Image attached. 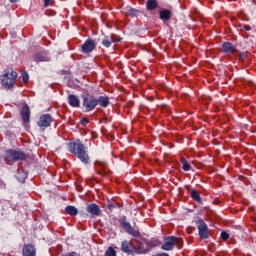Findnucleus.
<instances>
[{
	"instance_id": "nucleus-1",
	"label": "nucleus",
	"mask_w": 256,
	"mask_h": 256,
	"mask_svg": "<svg viewBox=\"0 0 256 256\" xmlns=\"http://www.w3.org/2000/svg\"><path fill=\"white\" fill-rule=\"evenodd\" d=\"M81 99L82 107L85 113H91V111H95L97 105H99L103 109H107V107L111 105V101L109 100L107 95L99 96L97 98L95 96L89 95L88 93H82Z\"/></svg>"
},
{
	"instance_id": "nucleus-2",
	"label": "nucleus",
	"mask_w": 256,
	"mask_h": 256,
	"mask_svg": "<svg viewBox=\"0 0 256 256\" xmlns=\"http://www.w3.org/2000/svg\"><path fill=\"white\" fill-rule=\"evenodd\" d=\"M68 149L72 155H75V157L83 163V165H89V163H91V159L87 153V147L81 143V140L70 142L68 144Z\"/></svg>"
},
{
	"instance_id": "nucleus-3",
	"label": "nucleus",
	"mask_w": 256,
	"mask_h": 256,
	"mask_svg": "<svg viewBox=\"0 0 256 256\" xmlns=\"http://www.w3.org/2000/svg\"><path fill=\"white\" fill-rule=\"evenodd\" d=\"M16 81L17 73L12 68L5 69L0 76V83L4 89H13Z\"/></svg>"
},
{
	"instance_id": "nucleus-4",
	"label": "nucleus",
	"mask_w": 256,
	"mask_h": 256,
	"mask_svg": "<svg viewBox=\"0 0 256 256\" xmlns=\"http://www.w3.org/2000/svg\"><path fill=\"white\" fill-rule=\"evenodd\" d=\"M27 154L23 151L8 149L4 154L5 163H17V161H26Z\"/></svg>"
},
{
	"instance_id": "nucleus-5",
	"label": "nucleus",
	"mask_w": 256,
	"mask_h": 256,
	"mask_svg": "<svg viewBox=\"0 0 256 256\" xmlns=\"http://www.w3.org/2000/svg\"><path fill=\"white\" fill-rule=\"evenodd\" d=\"M120 226L122 229L127 233L128 235H131L132 237H141V232H139L138 229H135L131 226V223L127 221V216H123L119 220Z\"/></svg>"
},
{
	"instance_id": "nucleus-6",
	"label": "nucleus",
	"mask_w": 256,
	"mask_h": 256,
	"mask_svg": "<svg viewBox=\"0 0 256 256\" xmlns=\"http://www.w3.org/2000/svg\"><path fill=\"white\" fill-rule=\"evenodd\" d=\"M196 227L198 229V235L200 239H209V226L205 223V220L199 218L196 220Z\"/></svg>"
},
{
	"instance_id": "nucleus-7",
	"label": "nucleus",
	"mask_w": 256,
	"mask_h": 256,
	"mask_svg": "<svg viewBox=\"0 0 256 256\" xmlns=\"http://www.w3.org/2000/svg\"><path fill=\"white\" fill-rule=\"evenodd\" d=\"M51 123H53V116L51 114H42L37 125L42 131H45L47 127H51Z\"/></svg>"
},
{
	"instance_id": "nucleus-8",
	"label": "nucleus",
	"mask_w": 256,
	"mask_h": 256,
	"mask_svg": "<svg viewBox=\"0 0 256 256\" xmlns=\"http://www.w3.org/2000/svg\"><path fill=\"white\" fill-rule=\"evenodd\" d=\"M97 48V44L93 39H87L81 46H80V53L89 54L93 53Z\"/></svg>"
},
{
	"instance_id": "nucleus-9",
	"label": "nucleus",
	"mask_w": 256,
	"mask_h": 256,
	"mask_svg": "<svg viewBox=\"0 0 256 256\" xmlns=\"http://www.w3.org/2000/svg\"><path fill=\"white\" fill-rule=\"evenodd\" d=\"M20 115L25 125H29V123H31V108H29V105H23V107L20 110Z\"/></svg>"
},
{
	"instance_id": "nucleus-10",
	"label": "nucleus",
	"mask_w": 256,
	"mask_h": 256,
	"mask_svg": "<svg viewBox=\"0 0 256 256\" xmlns=\"http://www.w3.org/2000/svg\"><path fill=\"white\" fill-rule=\"evenodd\" d=\"M95 167L98 175H101V177H107V175H109V167L106 162L97 160Z\"/></svg>"
},
{
	"instance_id": "nucleus-11",
	"label": "nucleus",
	"mask_w": 256,
	"mask_h": 256,
	"mask_svg": "<svg viewBox=\"0 0 256 256\" xmlns=\"http://www.w3.org/2000/svg\"><path fill=\"white\" fill-rule=\"evenodd\" d=\"M176 236H168L164 239V244L161 246L163 251H173V247H175V243H177Z\"/></svg>"
},
{
	"instance_id": "nucleus-12",
	"label": "nucleus",
	"mask_w": 256,
	"mask_h": 256,
	"mask_svg": "<svg viewBox=\"0 0 256 256\" xmlns=\"http://www.w3.org/2000/svg\"><path fill=\"white\" fill-rule=\"evenodd\" d=\"M121 250L123 253H126V255L135 256V245L131 241H123L121 243Z\"/></svg>"
},
{
	"instance_id": "nucleus-13",
	"label": "nucleus",
	"mask_w": 256,
	"mask_h": 256,
	"mask_svg": "<svg viewBox=\"0 0 256 256\" xmlns=\"http://www.w3.org/2000/svg\"><path fill=\"white\" fill-rule=\"evenodd\" d=\"M86 211L91 217H101V208L96 203L89 204Z\"/></svg>"
},
{
	"instance_id": "nucleus-14",
	"label": "nucleus",
	"mask_w": 256,
	"mask_h": 256,
	"mask_svg": "<svg viewBox=\"0 0 256 256\" xmlns=\"http://www.w3.org/2000/svg\"><path fill=\"white\" fill-rule=\"evenodd\" d=\"M159 19L163 21V23H169L171 19H173V11L169 9H162L159 12Z\"/></svg>"
},
{
	"instance_id": "nucleus-15",
	"label": "nucleus",
	"mask_w": 256,
	"mask_h": 256,
	"mask_svg": "<svg viewBox=\"0 0 256 256\" xmlns=\"http://www.w3.org/2000/svg\"><path fill=\"white\" fill-rule=\"evenodd\" d=\"M222 53H226L227 55H235V53H237V47H235V45H233L231 42H223Z\"/></svg>"
},
{
	"instance_id": "nucleus-16",
	"label": "nucleus",
	"mask_w": 256,
	"mask_h": 256,
	"mask_svg": "<svg viewBox=\"0 0 256 256\" xmlns=\"http://www.w3.org/2000/svg\"><path fill=\"white\" fill-rule=\"evenodd\" d=\"M22 256H37L35 245L25 244L22 248Z\"/></svg>"
},
{
	"instance_id": "nucleus-17",
	"label": "nucleus",
	"mask_w": 256,
	"mask_h": 256,
	"mask_svg": "<svg viewBox=\"0 0 256 256\" xmlns=\"http://www.w3.org/2000/svg\"><path fill=\"white\" fill-rule=\"evenodd\" d=\"M68 105H70V107H74L75 109H79V107H81V100L79 99V96L75 94H69Z\"/></svg>"
},
{
	"instance_id": "nucleus-18",
	"label": "nucleus",
	"mask_w": 256,
	"mask_h": 256,
	"mask_svg": "<svg viewBox=\"0 0 256 256\" xmlns=\"http://www.w3.org/2000/svg\"><path fill=\"white\" fill-rule=\"evenodd\" d=\"M119 41H121V39L117 40L115 38V34H111L110 37L109 36L104 37V39L102 40V45L106 49H109V47H111V45H113V43H118Z\"/></svg>"
},
{
	"instance_id": "nucleus-19",
	"label": "nucleus",
	"mask_w": 256,
	"mask_h": 256,
	"mask_svg": "<svg viewBox=\"0 0 256 256\" xmlns=\"http://www.w3.org/2000/svg\"><path fill=\"white\" fill-rule=\"evenodd\" d=\"M147 248L145 244L139 240H136V245L134 246V255H145L147 253Z\"/></svg>"
},
{
	"instance_id": "nucleus-20",
	"label": "nucleus",
	"mask_w": 256,
	"mask_h": 256,
	"mask_svg": "<svg viewBox=\"0 0 256 256\" xmlns=\"http://www.w3.org/2000/svg\"><path fill=\"white\" fill-rule=\"evenodd\" d=\"M33 61H35V63H43L51 61V58H49V56H47L45 53L38 52L33 56Z\"/></svg>"
},
{
	"instance_id": "nucleus-21",
	"label": "nucleus",
	"mask_w": 256,
	"mask_h": 256,
	"mask_svg": "<svg viewBox=\"0 0 256 256\" xmlns=\"http://www.w3.org/2000/svg\"><path fill=\"white\" fill-rule=\"evenodd\" d=\"M188 193L190 194V197H192L193 201H196V203H203V198H201V195L199 192L195 189H188Z\"/></svg>"
},
{
	"instance_id": "nucleus-22",
	"label": "nucleus",
	"mask_w": 256,
	"mask_h": 256,
	"mask_svg": "<svg viewBox=\"0 0 256 256\" xmlns=\"http://www.w3.org/2000/svg\"><path fill=\"white\" fill-rule=\"evenodd\" d=\"M146 9H147V11H156V9H159V1L147 0L146 1Z\"/></svg>"
},
{
	"instance_id": "nucleus-23",
	"label": "nucleus",
	"mask_w": 256,
	"mask_h": 256,
	"mask_svg": "<svg viewBox=\"0 0 256 256\" xmlns=\"http://www.w3.org/2000/svg\"><path fill=\"white\" fill-rule=\"evenodd\" d=\"M65 211L71 217H75V216L79 215V210L77 209V207H75L73 205L66 206Z\"/></svg>"
},
{
	"instance_id": "nucleus-24",
	"label": "nucleus",
	"mask_w": 256,
	"mask_h": 256,
	"mask_svg": "<svg viewBox=\"0 0 256 256\" xmlns=\"http://www.w3.org/2000/svg\"><path fill=\"white\" fill-rule=\"evenodd\" d=\"M126 15H127V17H137V15H139V10H137L133 7L127 6L126 7Z\"/></svg>"
},
{
	"instance_id": "nucleus-25",
	"label": "nucleus",
	"mask_w": 256,
	"mask_h": 256,
	"mask_svg": "<svg viewBox=\"0 0 256 256\" xmlns=\"http://www.w3.org/2000/svg\"><path fill=\"white\" fill-rule=\"evenodd\" d=\"M106 209H108L109 211H113V209H121V204L115 201H108Z\"/></svg>"
},
{
	"instance_id": "nucleus-26",
	"label": "nucleus",
	"mask_w": 256,
	"mask_h": 256,
	"mask_svg": "<svg viewBox=\"0 0 256 256\" xmlns=\"http://www.w3.org/2000/svg\"><path fill=\"white\" fill-rule=\"evenodd\" d=\"M180 163H182L183 171H191V169H193V167H191V164H189L187 159H185L184 157L180 158Z\"/></svg>"
},
{
	"instance_id": "nucleus-27",
	"label": "nucleus",
	"mask_w": 256,
	"mask_h": 256,
	"mask_svg": "<svg viewBox=\"0 0 256 256\" xmlns=\"http://www.w3.org/2000/svg\"><path fill=\"white\" fill-rule=\"evenodd\" d=\"M104 256H117V251H115V249L113 247H109Z\"/></svg>"
},
{
	"instance_id": "nucleus-28",
	"label": "nucleus",
	"mask_w": 256,
	"mask_h": 256,
	"mask_svg": "<svg viewBox=\"0 0 256 256\" xmlns=\"http://www.w3.org/2000/svg\"><path fill=\"white\" fill-rule=\"evenodd\" d=\"M21 77L24 83H27L29 81V73H27V71H23L21 73Z\"/></svg>"
},
{
	"instance_id": "nucleus-29",
	"label": "nucleus",
	"mask_w": 256,
	"mask_h": 256,
	"mask_svg": "<svg viewBox=\"0 0 256 256\" xmlns=\"http://www.w3.org/2000/svg\"><path fill=\"white\" fill-rule=\"evenodd\" d=\"M220 237L223 241H229L230 235L229 233H227V231H222Z\"/></svg>"
},
{
	"instance_id": "nucleus-30",
	"label": "nucleus",
	"mask_w": 256,
	"mask_h": 256,
	"mask_svg": "<svg viewBox=\"0 0 256 256\" xmlns=\"http://www.w3.org/2000/svg\"><path fill=\"white\" fill-rule=\"evenodd\" d=\"M239 59L240 61H245V59H247V52H240Z\"/></svg>"
},
{
	"instance_id": "nucleus-31",
	"label": "nucleus",
	"mask_w": 256,
	"mask_h": 256,
	"mask_svg": "<svg viewBox=\"0 0 256 256\" xmlns=\"http://www.w3.org/2000/svg\"><path fill=\"white\" fill-rule=\"evenodd\" d=\"M177 243H175L174 246H176L178 249H180L181 247H183V240L180 238H177Z\"/></svg>"
},
{
	"instance_id": "nucleus-32",
	"label": "nucleus",
	"mask_w": 256,
	"mask_h": 256,
	"mask_svg": "<svg viewBox=\"0 0 256 256\" xmlns=\"http://www.w3.org/2000/svg\"><path fill=\"white\" fill-rule=\"evenodd\" d=\"M240 29H241V31H243V29H244V31H251V26H249V25H241Z\"/></svg>"
},
{
	"instance_id": "nucleus-33",
	"label": "nucleus",
	"mask_w": 256,
	"mask_h": 256,
	"mask_svg": "<svg viewBox=\"0 0 256 256\" xmlns=\"http://www.w3.org/2000/svg\"><path fill=\"white\" fill-rule=\"evenodd\" d=\"M80 124H81V125H89V119H87V118H82V119L80 120Z\"/></svg>"
},
{
	"instance_id": "nucleus-34",
	"label": "nucleus",
	"mask_w": 256,
	"mask_h": 256,
	"mask_svg": "<svg viewBox=\"0 0 256 256\" xmlns=\"http://www.w3.org/2000/svg\"><path fill=\"white\" fill-rule=\"evenodd\" d=\"M25 179H27V173H24L22 178L18 176V181H20V183H25Z\"/></svg>"
},
{
	"instance_id": "nucleus-35",
	"label": "nucleus",
	"mask_w": 256,
	"mask_h": 256,
	"mask_svg": "<svg viewBox=\"0 0 256 256\" xmlns=\"http://www.w3.org/2000/svg\"><path fill=\"white\" fill-rule=\"evenodd\" d=\"M51 3V0H44V7H47Z\"/></svg>"
},
{
	"instance_id": "nucleus-36",
	"label": "nucleus",
	"mask_w": 256,
	"mask_h": 256,
	"mask_svg": "<svg viewBox=\"0 0 256 256\" xmlns=\"http://www.w3.org/2000/svg\"><path fill=\"white\" fill-rule=\"evenodd\" d=\"M157 256H169V254H167V253H160V254H157Z\"/></svg>"
},
{
	"instance_id": "nucleus-37",
	"label": "nucleus",
	"mask_w": 256,
	"mask_h": 256,
	"mask_svg": "<svg viewBox=\"0 0 256 256\" xmlns=\"http://www.w3.org/2000/svg\"><path fill=\"white\" fill-rule=\"evenodd\" d=\"M10 1V3H17V1H19V0H9Z\"/></svg>"
},
{
	"instance_id": "nucleus-38",
	"label": "nucleus",
	"mask_w": 256,
	"mask_h": 256,
	"mask_svg": "<svg viewBox=\"0 0 256 256\" xmlns=\"http://www.w3.org/2000/svg\"><path fill=\"white\" fill-rule=\"evenodd\" d=\"M147 246L149 247V243H147Z\"/></svg>"
}]
</instances>
